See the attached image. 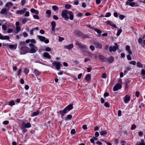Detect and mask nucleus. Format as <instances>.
I'll list each match as a JSON object with an SVG mask.
<instances>
[{
    "label": "nucleus",
    "mask_w": 145,
    "mask_h": 145,
    "mask_svg": "<svg viewBox=\"0 0 145 145\" xmlns=\"http://www.w3.org/2000/svg\"><path fill=\"white\" fill-rule=\"evenodd\" d=\"M142 41V39L141 38H139L138 39V42L139 44H141Z\"/></svg>",
    "instance_id": "57"
},
{
    "label": "nucleus",
    "mask_w": 145,
    "mask_h": 145,
    "mask_svg": "<svg viewBox=\"0 0 145 145\" xmlns=\"http://www.w3.org/2000/svg\"><path fill=\"white\" fill-rule=\"evenodd\" d=\"M76 34L77 36L79 37L82 36L83 33L79 31H77L76 32Z\"/></svg>",
    "instance_id": "26"
},
{
    "label": "nucleus",
    "mask_w": 145,
    "mask_h": 145,
    "mask_svg": "<svg viewBox=\"0 0 145 145\" xmlns=\"http://www.w3.org/2000/svg\"><path fill=\"white\" fill-rule=\"evenodd\" d=\"M93 44L96 48L101 49L102 48V44L101 43L95 41L93 42Z\"/></svg>",
    "instance_id": "6"
},
{
    "label": "nucleus",
    "mask_w": 145,
    "mask_h": 145,
    "mask_svg": "<svg viewBox=\"0 0 145 145\" xmlns=\"http://www.w3.org/2000/svg\"><path fill=\"white\" fill-rule=\"evenodd\" d=\"M68 111L65 108L62 111L61 110L59 111V112L61 114V117L63 118L64 114L67 113Z\"/></svg>",
    "instance_id": "8"
},
{
    "label": "nucleus",
    "mask_w": 145,
    "mask_h": 145,
    "mask_svg": "<svg viewBox=\"0 0 145 145\" xmlns=\"http://www.w3.org/2000/svg\"><path fill=\"white\" fill-rule=\"evenodd\" d=\"M89 48L91 49V50L92 51H93L95 50V47L93 45H91L90 46H89Z\"/></svg>",
    "instance_id": "56"
},
{
    "label": "nucleus",
    "mask_w": 145,
    "mask_h": 145,
    "mask_svg": "<svg viewBox=\"0 0 145 145\" xmlns=\"http://www.w3.org/2000/svg\"><path fill=\"white\" fill-rule=\"evenodd\" d=\"M91 28L93 29L94 31L98 33V35H97L98 37H99L101 35V34L102 33L101 31L97 28H94L91 27Z\"/></svg>",
    "instance_id": "14"
},
{
    "label": "nucleus",
    "mask_w": 145,
    "mask_h": 145,
    "mask_svg": "<svg viewBox=\"0 0 145 145\" xmlns=\"http://www.w3.org/2000/svg\"><path fill=\"white\" fill-rule=\"evenodd\" d=\"M15 104L14 101L13 100H12L9 102L8 105L11 106L14 105Z\"/></svg>",
    "instance_id": "35"
},
{
    "label": "nucleus",
    "mask_w": 145,
    "mask_h": 145,
    "mask_svg": "<svg viewBox=\"0 0 145 145\" xmlns=\"http://www.w3.org/2000/svg\"><path fill=\"white\" fill-rule=\"evenodd\" d=\"M31 12L32 13H34L36 14H38L39 13L38 11L33 8H31L30 10Z\"/></svg>",
    "instance_id": "23"
},
{
    "label": "nucleus",
    "mask_w": 145,
    "mask_h": 145,
    "mask_svg": "<svg viewBox=\"0 0 145 145\" xmlns=\"http://www.w3.org/2000/svg\"><path fill=\"white\" fill-rule=\"evenodd\" d=\"M122 31V29H120L117 32L116 35L117 36H119Z\"/></svg>",
    "instance_id": "39"
},
{
    "label": "nucleus",
    "mask_w": 145,
    "mask_h": 145,
    "mask_svg": "<svg viewBox=\"0 0 145 145\" xmlns=\"http://www.w3.org/2000/svg\"><path fill=\"white\" fill-rule=\"evenodd\" d=\"M29 48L25 46H22L20 49V52L21 55H24L29 53Z\"/></svg>",
    "instance_id": "2"
},
{
    "label": "nucleus",
    "mask_w": 145,
    "mask_h": 145,
    "mask_svg": "<svg viewBox=\"0 0 145 145\" xmlns=\"http://www.w3.org/2000/svg\"><path fill=\"white\" fill-rule=\"evenodd\" d=\"M51 25L52 26L51 30L53 32H55V27L56 26V23L54 21H52L51 22Z\"/></svg>",
    "instance_id": "13"
},
{
    "label": "nucleus",
    "mask_w": 145,
    "mask_h": 145,
    "mask_svg": "<svg viewBox=\"0 0 145 145\" xmlns=\"http://www.w3.org/2000/svg\"><path fill=\"white\" fill-rule=\"evenodd\" d=\"M34 72L37 76L39 75L40 74V72L37 69L35 70Z\"/></svg>",
    "instance_id": "32"
},
{
    "label": "nucleus",
    "mask_w": 145,
    "mask_h": 145,
    "mask_svg": "<svg viewBox=\"0 0 145 145\" xmlns=\"http://www.w3.org/2000/svg\"><path fill=\"white\" fill-rule=\"evenodd\" d=\"M2 28L3 30H6L7 29V27L6 25H2Z\"/></svg>",
    "instance_id": "54"
},
{
    "label": "nucleus",
    "mask_w": 145,
    "mask_h": 145,
    "mask_svg": "<svg viewBox=\"0 0 145 145\" xmlns=\"http://www.w3.org/2000/svg\"><path fill=\"white\" fill-rule=\"evenodd\" d=\"M38 49L36 46H34V47H32L31 49L29 50V52L31 53H35L37 50Z\"/></svg>",
    "instance_id": "12"
},
{
    "label": "nucleus",
    "mask_w": 145,
    "mask_h": 145,
    "mask_svg": "<svg viewBox=\"0 0 145 145\" xmlns=\"http://www.w3.org/2000/svg\"><path fill=\"white\" fill-rule=\"evenodd\" d=\"M136 126L135 125L133 124L131 127V129L132 130H133L135 129L136 128Z\"/></svg>",
    "instance_id": "40"
},
{
    "label": "nucleus",
    "mask_w": 145,
    "mask_h": 145,
    "mask_svg": "<svg viewBox=\"0 0 145 145\" xmlns=\"http://www.w3.org/2000/svg\"><path fill=\"white\" fill-rule=\"evenodd\" d=\"M73 47V45L72 44H70L67 46H65L64 48H65L69 50H70Z\"/></svg>",
    "instance_id": "20"
},
{
    "label": "nucleus",
    "mask_w": 145,
    "mask_h": 145,
    "mask_svg": "<svg viewBox=\"0 0 145 145\" xmlns=\"http://www.w3.org/2000/svg\"><path fill=\"white\" fill-rule=\"evenodd\" d=\"M137 66L138 67L140 68H142L143 67V65L140 63L139 62H138L137 63Z\"/></svg>",
    "instance_id": "31"
},
{
    "label": "nucleus",
    "mask_w": 145,
    "mask_h": 145,
    "mask_svg": "<svg viewBox=\"0 0 145 145\" xmlns=\"http://www.w3.org/2000/svg\"><path fill=\"white\" fill-rule=\"evenodd\" d=\"M131 79H127L125 82V88H127L128 87V84H129L131 81Z\"/></svg>",
    "instance_id": "15"
},
{
    "label": "nucleus",
    "mask_w": 145,
    "mask_h": 145,
    "mask_svg": "<svg viewBox=\"0 0 145 145\" xmlns=\"http://www.w3.org/2000/svg\"><path fill=\"white\" fill-rule=\"evenodd\" d=\"M125 49L126 51L129 54L131 55H132V53L130 50V48L129 46L126 45V46Z\"/></svg>",
    "instance_id": "19"
},
{
    "label": "nucleus",
    "mask_w": 145,
    "mask_h": 145,
    "mask_svg": "<svg viewBox=\"0 0 145 145\" xmlns=\"http://www.w3.org/2000/svg\"><path fill=\"white\" fill-rule=\"evenodd\" d=\"M126 5H129L130 6L132 7L138 6V5L137 4H136L134 2L128 3V1H126Z\"/></svg>",
    "instance_id": "11"
},
{
    "label": "nucleus",
    "mask_w": 145,
    "mask_h": 145,
    "mask_svg": "<svg viewBox=\"0 0 145 145\" xmlns=\"http://www.w3.org/2000/svg\"><path fill=\"white\" fill-rule=\"evenodd\" d=\"M24 72L26 74H27L29 72V70L27 69H25L24 71Z\"/></svg>",
    "instance_id": "63"
},
{
    "label": "nucleus",
    "mask_w": 145,
    "mask_h": 145,
    "mask_svg": "<svg viewBox=\"0 0 145 145\" xmlns=\"http://www.w3.org/2000/svg\"><path fill=\"white\" fill-rule=\"evenodd\" d=\"M52 8L55 11L58 10L59 9L58 7L56 5L52 6Z\"/></svg>",
    "instance_id": "36"
},
{
    "label": "nucleus",
    "mask_w": 145,
    "mask_h": 145,
    "mask_svg": "<svg viewBox=\"0 0 145 145\" xmlns=\"http://www.w3.org/2000/svg\"><path fill=\"white\" fill-rule=\"evenodd\" d=\"M53 65L56 67L57 70H59L60 69V65H61L60 62H54L52 63Z\"/></svg>",
    "instance_id": "7"
},
{
    "label": "nucleus",
    "mask_w": 145,
    "mask_h": 145,
    "mask_svg": "<svg viewBox=\"0 0 145 145\" xmlns=\"http://www.w3.org/2000/svg\"><path fill=\"white\" fill-rule=\"evenodd\" d=\"M13 31V29H8L7 32L8 33H10Z\"/></svg>",
    "instance_id": "62"
},
{
    "label": "nucleus",
    "mask_w": 145,
    "mask_h": 145,
    "mask_svg": "<svg viewBox=\"0 0 145 145\" xmlns=\"http://www.w3.org/2000/svg\"><path fill=\"white\" fill-rule=\"evenodd\" d=\"M51 11L50 10H47L46 11V14H48V15L47 16V17H50L51 16Z\"/></svg>",
    "instance_id": "27"
},
{
    "label": "nucleus",
    "mask_w": 145,
    "mask_h": 145,
    "mask_svg": "<svg viewBox=\"0 0 145 145\" xmlns=\"http://www.w3.org/2000/svg\"><path fill=\"white\" fill-rule=\"evenodd\" d=\"M107 134V132L106 130H102L100 132V135L102 136H104L106 135Z\"/></svg>",
    "instance_id": "22"
},
{
    "label": "nucleus",
    "mask_w": 145,
    "mask_h": 145,
    "mask_svg": "<svg viewBox=\"0 0 145 145\" xmlns=\"http://www.w3.org/2000/svg\"><path fill=\"white\" fill-rule=\"evenodd\" d=\"M9 39V37L7 35L4 36H3V40H8Z\"/></svg>",
    "instance_id": "37"
},
{
    "label": "nucleus",
    "mask_w": 145,
    "mask_h": 145,
    "mask_svg": "<svg viewBox=\"0 0 145 145\" xmlns=\"http://www.w3.org/2000/svg\"><path fill=\"white\" fill-rule=\"evenodd\" d=\"M114 61V59L112 56H111L109 57L108 58H107V62H108L110 63H112Z\"/></svg>",
    "instance_id": "17"
},
{
    "label": "nucleus",
    "mask_w": 145,
    "mask_h": 145,
    "mask_svg": "<svg viewBox=\"0 0 145 145\" xmlns=\"http://www.w3.org/2000/svg\"><path fill=\"white\" fill-rule=\"evenodd\" d=\"M29 13L28 11H26L25 12V14L24 15V16H29Z\"/></svg>",
    "instance_id": "49"
},
{
    "label": "nucleus",
    "mask_w": 145,
    "mask_h": 145,
    "mask_svg": "<svg viewBox=\"0 0 145 145\" xmlns=\"http://www.w3.org/2000/svg\"><path fill=\"white\" fill-rule=\"evenodd\" d=\"M106 23L108 25H110L111 26H112V25L113 24V22L110 21H107L106 22Z\"/></svg>",
    "instance_id": "41"
},
{
    "label": "nucleus",
    "mask_w": 145,
    "mask_h": 145,
    "mask_svg": "<svg viewBox=\"0 0 145 145\" xmlns=\"http://www.w3.org/2000/svg\"><path fill=\"white\" fill-rule=\"evenodd\" d=\"M26 2V0H22L21 2V4L22 6L24 5Z\"/></svg>",
    "instance_id": "50"
},
{
    "label": "nucleus",
    "mask_w": 145,
    "mask_h": 145,
    "mask_svg": "<svg viewBox=\"0 0 145 145\" xmlns=\"http://www.w3.org/2000/svg\"><path fill=\"white\" fill-rule=\"evenodd\" d=\"M105 106L107 108L109 107H110V105L107 102H106L104 103Z\"/></svg>",
    "instance_id": "46"
},
{
    "label": "nucleus",
    "mask_w": 145,
    "mask_h": 145,
    "mask_svg": "<svg viewBox=\"0 0 145 145\" xmlns=\"http://www.w3.org/2000/svg\"><path fill=\"white\" fill-rule=\"evenodd\" d=\"M24 126L25 128H29L31 127V124L29 123H27L25 124Z\"/></svg>",
    "instance_id": "34"
},
{
    "label": "nucleus",
    "mask_w": 145,
    "mask_h": 145,
    "mask_svg": "<svg viewBox=\"0 0 145 145\" xmlns=\"http://www.w3.org/2000/svg\"><path fill=\"white\" fill-rule=\"evenodd\" d=\"M140 92L138 91H137L135 92V95L137 97H139L140 95Z\"/></svg>",
    "instance_id": "59"
},
{
    "label": "nucleus",
    "mask_w": 145,
    "mask_h": 145,
    "mask_svg": "<svg viewBox=\"0 0 145 145\" xmlns=\"http://www.w3.org/2000/svg\"><path fill=\"white\" fill-rule=\"evenodd\" d=\"M61 16L65 20H68L69 19L71 20H72L73 19V12L72 11H69L66 10H63L62 11Z\"/></svg>",
    "instance_id": "1"
},
{
    "label": "nucleus",
    "mask_w": 145,
    "mask_h": 145,
    "mask_svg": "<svg viewBox=\"0 0 145 145\" xmlns=\"http://www.w3.org/2000/svg\"><path fill=\"white\" fill-rule=\"evenodd\" d=\"M121 88V86L120 84H118L116 85L113 88V91H117L118 89H120Z\"/></svg>",
    "instance_id": "10"
},
{
    "label": "nucleus",
    "mask_w": 145,
    "mask_h": 145,
    "mask_svg": "<svg viewBox=\"0 0 145 145\" xmlns=\"http://www.w3.org/2000/svg\"><path fill=\"white\" fill-rule=\"evenodd\" d=\"M76 45L78 46L79 48L82 49H86L87 47L86 45L81 43H80L79 42H76L75 43Z\"/></svg>",
    "instance_id": "5"
},
{
    "label": "nucleus",
    "mask_w": 145,
    "mask_h": 145,
    "mask_svg": "<svg viewBox=\"0 0 145 145\" xmlns=\"http://www.w3.org/2000/svg\"><path fill=\"white\" fill-rule=\"evenodd\" d=\"M33 17L36 19H39V17L37 15H33Z\"/></svg>",
    "instance_id": "61"
},
{
    "label": "nucleus",
    "mask_w": 145,
    "mask_h": 145,
    "mask_svg": "<svg viewBox=\"0 0 145 145\" xmlns=\"http://www.w3.org/2000/svg\"><path fill=\"white\" fill-rule=\"evenodd\" d=\"M16 30L17 32H19L21 30V28L18 26L16 28Z\"/></svg>",
    "instance_id": "51"
},
{
    "label": "nucleus",
    "mask_w": 145,
    "mask_h": 145,
    "mask_svg": "<svg viewBox=\"0 0 145 145\" xmlns=\"http://www.w3.org/2000/svg\"><path fill=\"white\" fill-rule=\"evenodd\" d=\"M130 99V97L129 96H128L127 95H126L125 96V98L124 99V102L125 103H128V101H129Z\"/></svg>",
    "instance_id": "16"
},
{
    "label": "nucleus",
    "mask_w": 145,
    "mask_h": 145,
    "mask_svg": "<svg viewBox=\"0 0 145 145\" xmlns=\"http://www.w3.org/2000/svg\"><path fill=\"white\" fill-rule=\"evenodd\" d=\"M64 39L63 38L61 37L60 36H59V39L58 40L59 42H61L64 40Z\"/></svg>",
    "instance_id": "53"
},
{
    "label": "nucleus",
    "mask_w": 145,
    "mask_h": 145,
    "mask_svg": "<svg viewBox=\"0 0 145 145\" xmlns=\"http://www.w3.org/2000/svg\"><path fill=\"white\" fill-rule=\"evenodd\" d=\"M129 64L135 65L136 64V62L135 61H132L129 62Z\"/></svg>",
    "instance_id": "47"
},
{
    "label": "nucleus",
    "mask_w": 145,
    "mask_h": 145,
    "mask_svg": "<svg viewBox=\"0 0 145 145\" xmlns=\"http://www.w3.org/2000/svg\"><path fill=\"white\" fill-rule=\"evenodd\" d=\"M127 59L129 60H131L132 59V58L130 54H129L127 55Z\"/></svg>",
    "instance_id": "58"
},
{
    "label": "nucleus",
    "mask_w": 145,
    "mask_h": 145,
    "mask_svg": "<svg viewBox=\"0 0 145 145\" xmlns=\"http://www.w3.org/2000/svg\"><path fill=\"white\" fill-rule=\"evenodd\" d=\"M98 57L99 59L101 60V61L103 62H107V58L101 55H100Z\"/></svg>",
    "instance_id": "9"
},
{
    "label": "nucleus",
    "mask_w": 145,
    "mask_h": 145,
    "mask_svg": "<svg viewBox=\"0 0 145 145\" xmlns=\"http://www.w3.org/2000/svg\"><path fill=\"white\" fill-rule=\"evenodd\" d=\"M106 74L105 73H103L102 76V77L103 78H106Z\"/></svg>",
    "instance_id": "48"
},
{
    "label": "nucleus",
    "mask_w": 145,
    "mask_h": 145,
    "mask_svg": "<svg viewBox=\"0 0 145 145\" xmlns=\"http://www.w3.org/2000/svg\"><path fill=\"white\" fill-rule=\"evenodd\" d=\"M71 133L72 134H74L76 133L75 130L74 129H73L71 130Z\"/></svg>",
    "instance_id": "55"
},
{
    "label": "nucleus",
    "mask_w": 145,
    "mask_h": 145,
    "mask_svg": "<svg viewBox=\"0 0 145 145\" xmlns=\"http://www.w3.org/2000/svg\"><path fill=\"white\" fill-rule=\"evenodd\" d=\"M136 145H145V143L143 142H140L139 144H137Z\"/></svg>",
    "instance_id": "64"
},
{
    "label": "nucleus",
    "mask_w": 145,
    "mask_h": 145,
    "mask_svg": "<svg viewBox=\"0 0 145 145\" xmlns=\"http://www.w3.org/2000/svg\"><path fill=\"white\" fill-rule=\"evenodd\" d=\"M82 36V38L83 39H85L86 38H89L88 35H84L83 33V35Z\"/></svg>",
    "instance_id": "42"
},
{
    "label": "nucleus",
    "mask_w": 145,
    "mask_h": 145,
    "mask_svg": "<svg viewBox=\"0 0 145 145\" xmlns=\"http://www.w3.org/2000/svg\"><path fill=\"white\" fill-rule=\"evenodd\" d=\"M71 5L69 4H66L65 5V7L67 9L70 8L71 7Z\"/></svg>",
    "instance_id": "38"
},
{
    "label": "nucleus",
    "mask_w": 145,
    "mask_h": 145,
    "mask_svg": "<svg viewBox=\"0 0 145 145\" xmlns=\"http://www.w3.org/2000/svg\"><path fill=\"white\" fill-rule=\"evenodd\" d=\"M125 16L121 14L119 16V18L120 20H122L125 18Z\"/></svg>",
    "instance_id": "43"
},
{
    "label": "nucleus",
    "mask_w": 145,
    "mask_h": 145,
    "mask_svg": "<svg viewBox=\"0 0 145 145\" xmlns=\"http://www.w3.org/2000/svg\"><path fill=\"white\" fill-rule=\"evenodd\" d=\"M16 13L17 14H23L24 13V11H23L22 10H17L16 11Z\"/></svg>",
    "instance_id": "33"
},
{
    "label": "nucleus",
    "mask_w": 145,
    "mask_h": 145,
    "mask_svg": "<svg viewBox=\"0 0 145 145\" xmlns=\"http://www.w3.org/2000/svg\"><path fill=\"white\" fill-rule=\"evenodd\" d=\"M7 46H9V47L10 49H15L16 48V46L14 45L13 44H11L10 45H7Z\"/></svg>",
    "instance_id": "28"
},
{
    "label": "nucleus",
    "mask_w": 145,
    "mask_h": 145,
    "mask_svg": "<svg viewBox=\"0 0 145 145\" xmlns=\"http://www.w3.org/2000/svg\"><path fill=\"white\" fill-rule=\"evenodd\" d=\"M7 12V9L5 8L2 9L0 12V13L1 14H6Z\"/></svg>",
    "instance_id": "29"
},
{
    "label": "nucleus",
    "mask_w": 145,
    "mask_h": 145,
    "mask_svg": "<svg viewBox=\"0 0 145 145\" xmlns=\"http://www.w3.org/2000/svg\"><path fill=\"white\" fill-rule=\"evenodd\" d=\"M39 113V111L38 110H37V111L35 112H34L33 113L32 116V117H34L35 116H37Z\"/></svg>",
    "instance_id": "24"
},
{
    "label": "nucleus",
    "mask_w": 145,
    "mask_h": 145,
    "mask_svg": "<svg viewBox=\"0 0 145 145\" xmlns=\"http://www.w3.org/2000/svg\"><path fill=\"white\" fill-rule=\"evenodd\" d=\"M27 22V19L26 18H24L22 20V23L24 24Z\"/></svg>",
    "instance_id": "44"
},
{
    "label": "nucleus",
    "mask_w": 145,
    "mask_h": 145,
    "mask_svg": "<svg viewBox=\"0 0 145 145\" xmlns=\"http://www.w3.org/2000/svg\"><path fill=\"white\" fill-rule=\"evenodd\" d=\"M37 37L39 40L42 42L44 41L46 44L48 43L49 42V40L44 37L40 35H37Z\"/></svg>",
    "instance_id": "4"
},
{
    "label": "nucleus",
    "mask_w": 145,
    "mask_h": 145,
    "mask_svg": "<svg viewBox=\"0 0 145 145\" xmlns=\"http://www.w3.org/2000/svg\"><path fill=\"white\" fill-rule=\"evenodd\" d=\"M115 46H110L109 47V51L110 52H115L117 49H119V46L118 44L116 43L114 44Z\"/></svg>",
    "instance_id": "3"
},
{
    "label": "nucleus",
    "mask_w": 145,
    "mask_h": 145,
    "mask_svg": "<svg viewBox=\"0 0 145 145\" xmlns=\"http://www.w3.org/2000/svg\"><path fill=\"white\" fill-rule=\"evenodd\" d=\"M141 74L144 75H145V70L144 69H142L141 71Z\"/></svg>",
    "instance_id": "60"
},
{
    "label": "nucleus",
    "mask_w": 145,
    "mask_h": 145,
    "mask_svg": "<svg viewBox=\"0 0 145 145\" xmlns=\"http://www.w3.org/2000/svg\"><path fill=\"white\" fill-rule=\"evenodd\" d=\"M72 116L71 115H67V119H66V120H70L72 118Z\"/></svg>",
    "instance_id": "45"
},
{
    "label": "nucleus",
    "mask_w": 145,
    "mask_h": 145,
    "mask_svg": "<svg viewBox=\"0 0 145 145\" xmlns=\"http://www.w3.org/2000/svg\"><path fill=\"white\" fill-rule=\"evenodd\" d=\"M13 5V4L12 3L10 2H9L6 4L5 6L7 7H9L10 6H12Z\"/></svg>",
    "instance_id": "30"
},
{
    "label": "nucleus",
    "mask_w": 145,
    "mask_h": 145,
    "mask_svg": "<svg viewBox=\"0 0 145 145\" xmlns=\"http://www.w3.org/2000/svg\"><path fill=\"white\" fill-rule=\"evenodd\" d=\"M67 110L68 111H69L70 110H72L73 108V106L72 104H70L67 106L65 107Z\"/></svg>",
    "instance_id": "21"
},
{
    "label": "nucleus",
    "mask_w": 145,
    "mask_h": 145,
    "mask_svg": "<svg viewBox=\"0 0 145 145\" xmlns=\"http://www.w3.org/2000/svg\"><path fill=\"white\" fill-rule=\"evenodd\" d=\"M91 78L90 75L89 74H88L86 76L85 79L86 80L88 81L90 80Z\"/></svg>",
    "instance_id": "25"
},
{
    "label": "nucleus",
    "mask_w": 145,
    "mask_h": 145,
    "mask_svg": "<svg viewBox=\"0 0 145 145\" xmlns=\"http://www.w3.org/2000/svg\"><path fill=\"white\" fill-rule=\"evenodd\" d=\"M111 14L110 12H107L106 13V15L105 16V17H109L111 16Z\"/></svg>",
    "instance_id": "52"
},
{
    "label": "nucleus",
    "mask_w": 145,
    "mask_h": 145,
    "mask_svg": "<svg viewBox=\"0 0 145 145\" xmlns=\"http://www.w3.org/2000/svg\"><path fill=\"white\" fill-rule=\"evenodd\" d=\"M43 56L44 57L48 59H51L50 56L49 55V54L47 52H44L43 54Z\"/></svg>",
    "instance_id": "18"
}]
</instances>
